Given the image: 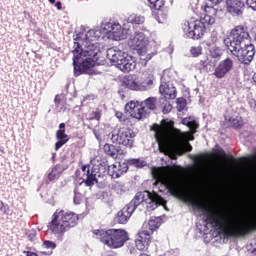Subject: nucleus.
<instances>
[{"label":"nucleus","mask_w":256,"mask_h":256,"mask_svg":"<svg viewBox=\"0 0 256 256\" xmlns=\"http://www.w3.org/2000/svg\"><path fill=\"white\" fill-rule=\"evenodd\" d=\"M150 129L154 131L160 153L176 159L177 155L181 156L193 151V146L189 142H183V133L175 128L173 120L163 119L160 124L155 123Z\"/></svg>","instance_id":"1"},{"label":"nucleus","mask_w":256,"mask_h":256,"mask_svg":"<svg viewBox=\"0 0 256 256\" xmlns=\"http://www.w3.org/2000/svg\"><path fill=\"white\" fill-rule=\"evenodd\" d=\"M155 0H148V2L150 3V5H153Z\"/></svg>","instance_id":"52"},{"label":"nucleus","mask_w":256,"mask_h":256,"mask_svg":"<svg viewBox=\"0 0 256 256\" xmlns=\"http://www.w3.org/2000/svg\"><path fill=\"white\" fill-rule=\"evenodd\" d=\"M97 41V32L95 30H88L85 35L84 48L79 42H74L73 53V67L75 77L83 75L85 71H89L91 67H95L99 58V45L93 43Z\"/></svg>","instance_id":"2"},{"label":"nucleus","mask_w":256,"mask_h":256,"mask_svg":"<svg viewBox=\"0 0 256 256\" xmlns=\"http://www.w3.org/2000/svg\"><path fill=\"white\" fill-rule=\"evenodd\" d=\"M125 110L129 113L130 117L133 119L141 120L146 117L147 111H145V107L139 106V102L130 101L126 104Z\"/></svg>","instance_id":"11"},{"label":"nucleus","mask_w":256,"mask_h":256,"mask_svg":"<svg viewBox=\"0 0 256 256\" xmlns=\"http://www.w3.org/2000/svg\"><path fill=\"white\" fill-rule=\"evenodd\" d=\"M248 105L251 109H253L254 111H256V100L251 98L248 100Z\"/></svg>","instance_id":"43"},{"label":"nucleus","mask_w":256,"mask_h":256,"mask_svg":"<svg viewBox=\"0 0 256 256\" xmlns=\"http://www.w3.org/2000/svg\"><path fill=\"white\" fill-rule=\"evenodd\" d=\"M133 213H135V210L127 204L117 213V223H119L120 225H125L129 221V219H131V215H133Z\"/></svg>","instance_id":"18"},{"label":"nucleus","mask_w":256,"mask_h":256,"mask_svg":"<svg viewBox=\"0 0 256 256\" xmlns=\"http://www.w3.org/2000/svg\"><path fill=\"white\" fill-rule=\"evenodd\" d=\"M56 139L60 141H69V136L65 133V123L59 124V130L56 132Z\"/></svg>","instance_id":"23"},{"label":"nucleus","mask_w":256,"mask_h":256,"mask_svg":"<svg viewBox=\"0 0 256 256\" xmlns=\"http://www.w3.org/2000/svg\"><path fill=\"white\" fill-rule=\"evenodd\" d=\"M34 256H39V254L36 253V254H34Z\"/></svg>","instance_id":"57"},{"label":"nucleus","mask_w":256,"mask_h":256,"mask_svg":"<svg viewBox=\"0 0 256 256\" xmlns=\"http://www.w3.org/2000/svg\"><path fill=\"white\" fill-rule=\"evenodd\" d=\"M221 55H223V50H221V48L214 46L210 49V56L213 59H220Z\"/></svg>","instance_id":"28"},{"label":"nucleus","mask_w":256,"mask_h":256,"mask_svg":"<svg viewBox=\"0 0 256 256\" xmlns=\"http://www.w3.org/2000/svg\"><path fill=\"white\" fill-rule=\"evenodd\" d=\"M79 225V214L73 211L56 210L52 215V220L48 223V231L54 235L63 237L67 231H71Z\"/></svg>","instance_id":"5"},{"label":"nucleus","mask_w":256,"mask_h":256,"mask_svg":"<svg viewBox=\"0 0 256 256\" xmlns=\"http://www.w3.org/2000/svg\"><path fill=\"white\" fill-rule=\"evenodd\" d=\"M245 10V3L241 0H226V11L233 17L243 15Z\"/></svg>","instance_id":"12"},{"label":"nucleus","mask_w":256,"mask_h":256,"mask_svg":"<svg viewBox=\"0 0 256 256\" xmlns=\"http://www.w3.org/2000/svg\"><path fill=\"white\" fill-rule=\"evenodd\" d=\"M135 137L136 134L133 129L127 126H122L112 132L111 141L112 143H117V145H123L124 147L131 149L133 143H135Z\"/></svg>","instance_id":"7"},{"label":"nucleus","mask_w":256,"mask_h":256,"mask_svg":"<svg viewBox=\"0 0 256 256\" xmlns=\"http://www.w3.org/2000/svg\"><path fill=\"white\" fill-rule=\"evenodd\" d=\"M191 121H192L191 117L184 118V119H182V125H186V127H188V125L190 124Z\"/></svg>","instance_id":"47"},{"label":"nucleus","mask_w":256,"mask_h":256,"mask_svg":"<svg viewBox=\"0 0 256 256\" xmlns=\"http://www.w3.org/2000/svg\"><path fill=\"white\" fill-rule=\"evenodd\" d=\"M54 103L56 107H59V105H61V98L59 97V95L55 96Z\"/></svg>","instance_id":"46"},{"label":"nucleus","mask_w":256,"mask_h":256,"mask_svg":"<svg viewBox=\"0 0 256 256\" xmlns=\"http://www.w3.org/2000/svg\"><path fill=\"white\" fill-rule=\"evenodd\" d=\"M90 121H101V111H93L89 117Z\"/></svg>","instance_id":"36"},{"label":"nucleus","mask_w":256,"mask_h":256,"mask_svg":"<svg viewBox=\"0 0 256 256\" xmlns=\"http://www.w3.org/2000/svg\"><path fill=\"white\" fill-rule=\"evenodd\" d=\"M152 7L153 9H155L156 11H161V9L163 7H165V0H155L153 3H152Z\"/></svg>","instance_id":"32"},{"label":"nucleus","mask_w":256,"mask_h":256,"mask_svg":"<svg viewBox=\"0 0 256 256\" xmlns=\"http://www.w3.org/2000/svg\"><path fill=\"white\" fill-rule=\"evenodd\" d=\"M115 117H117L118 121H120V122H125V121H127V116H126L125 114H123V112L117 111V112L115 113Z\"/></svg>","instance_id":"39"},{"label":"nucleus","mask_w":256,"mask_h":256,"mask_svg":"<svg viewBox=\"0 0 256 256\" xmlns=\"http://www.w3.org/2000/svg\"><path fill=\"white\" fill-rule=\"evenodd\" d=\"M159 93L163 95L166 100L175 99L177 97V90L170 88L167 83L161 84L159 87Z\"/></svg>","instance_id":"20"},{"label":"nucleus","mask_w":256,"mask_h":256,"mask_svg":"<svg viewBox=\"0 0 256 256\" xmlns=\"http://www.w3.org/2000/svg\"><path fill=\"white\" fill-rule=\"evenodd\" d=\"M151 245V233L147 230H141L135 238V247L138 251H147Z\"/></svg>","instance_id":"10"},{"label":"nucleus","mask_w":256,"mask_h":256,"mask_svg":"<svg viewBox=\"0 0 256 256\" xmlns=\"http://www.w3.org/2000/svg\"><path fill=\"white\" fill-rule=\"evenodd\" d=\"M176 103V109L179 113L185 111V107H187V100L185 98H177Z\"/></svg>","instance_id":"30"},{"label":"nucleus","mask_w":256,"mask_h":256,"mask_svg":"<svg viewBox=\"0 0 256 256\" xmlns=\"http://www.w3.org/2000/svg\"><path fill=\"white\" fill-rule=\"evenodd\" d=\"M113 189H115L116 191L125 192V185L122 184L121 182H115L114 185H113Z\"/></svg>","instance_id":"40"},{"label":"nucleus","mask_w":256,"mask_h":256,"mask_svg":"<svg viewBox=\"0 0 256 256\" xmlns=\"http://www.w3.org/2000/svg\"><path fill=\"white\" fill-rule=\"evenodd\" d=\"M146 195L148 197V205L147 208L150 209V211H155L159 207V205L166 206L167 201L163 199L159 194L156 192H149L146 191Z\"/></svg>","instance_id":"13"},{"label":"nucleus","mask_w":256,"mask_h":256,"mask_svg":"<svg viewBox=\"0 0 256 256\" xmlns=\"http://www.w3.org/2000/svg\"><path fill=\"white\" fill-rule=\"evenodd\" d=\"M202 51H203V48H201V46H197V47L194 46L190 49V53H191L192 57H199V55H201Z\"/></svg>","instance_id":"34"},{"label":"nucleus","mask_w":256,"mask_h":256,"mask_svg":"<svg viewBox=\"0 0 256 256\" xmlns=\"http://www.w3.org/2000/svg\"><path fill=\"white\" fill-rule=\"evenodd\" d=\"M200 19L184 20L181 29L188 39H201L207 31L206 25H214L215 17L219 19L222 11L207 4L201 6Z\"/></svg>","instance_id":"4"},{"label":"nucleus","mask_w":256,"mask_h":256,"mask_svg":"<svg viewBox=\"0 0 256 256\" xmlns=\"http://www.w3.org/2000/svg\"><path fill=\"white\" fill-rule=\"evenodd\" d=\"M119 29H121V25L113 24L110 31H111V33H117V31H119Z\"/></svg>","instance_id":"45"},{"label":"nucleus","mask_w":256,"mask_h":256,"mask_svg":"<svg viewBox=\"0 0 256 256\" xmlns=\"http://www.w3.org/2000/svg\"><path fill=\"white\" fill-rule=\"evenodd\" d=\"M246 4L252 9L256 11V0H246Z\"/></svg>","instance_id":"42"},{"label":"nucleus","mask_w":256,"mask_h":256,"mask_svg":"<svg viewBox=\"0 0 256 256\" xmlns=\"http://www.w3.org/2000/svg\"><path fill=\"white\" fill-rule=\"evenodd\" d=\"M155 0H148V2L150 3V5H153Z\"/></svg>","instance_id":"53"},{"label":"nucleus","mask_w":256,"mask_h":256,"mask_svg":"<svg viewBox=\"0 0 256 256\" xmlns=\"http://www.w3.org/2000/svg\"><path fill=\"white\" fill-rule=\"evenodd\" d=\"M148 227L150 231H157V229L161 227V218L159 217L151 218L148 222Z\"/></svg>","instance_id":"25"},{"label":"nucleus","mask_w":256,"mask_h":256,"mask_svg":"<svg viewBox=\"0 0 256 256\" xmlns=\"http://www.w3.org/2000/svg\"><path fill=\"white\" fill-rule=\"evenodd\" d=\"M255 251H256V249H254V250L252 251V253H255Z\"/></svg>","instance_id":"56"},{"label":"nucleus","mask_w":256,"mask_h":256,"mask_svg":"<svg viewBox=\"0 0 256 256\" xmlns=\"http://www.w3.org/2000/svg\"><path fill=\"white\" fill-rule=\"evenodd\" d=\"M214 5H219L220 3H223L224 0H209Z\"/></svg>","instance_id":"48"},{"label":"nucleus","mask_w":256,"mask_h":256,"mask_svg":"<svg viewBox=\"0 0 256 256\" xmlns=\"http://www.w3.org/2000/svg\"><path fill=\"white\" fill-rule=\"evenodd\" d=\"M126 55H129L127 52H123L121 50H115L114 48H109L107 50V57L111 61V63H116L117 67H119V63L125 61Z\"/></svg>","instance_id":"17"},{"label":"nucleus","mask_w":256,"mask_h":256,"mask_svg":"<svg viewBox=\"0 0 256 256\" xmlns=\"http://www.w3.org/2000/svg\"><path fill=\"white\" fill-rule=\"evenodd\" d=\"M191 133H197V129H199V124L195 120H191L190 124L188 125Z\"/></svg>","instance_id":"37"},{"label":"nucleus","mask_w":256,"mask_h":256,"mask_svg":"<svg viewBox=\"0 0 256 256\" xmlns=\"http://www.w3.org/2000/svg\"><path fill=\"white\" fill-rule=\"evenodd\" d=\"M145 201V194L143 192L137 193L134 198L127 204L128 207L132 208L134 211L139 207L140 203Z\"/></svg>","instance_id":"21"},{"label":"nucleus","mask_w":256,"mask_h":256,"mask_svg":"<svg viewBox=\"0 0 256 256\" xmlns=\"http://www.w3.org/2000/svg\"><path fill=\"white\" fill-rule=\"evenodd\" d=\"M26 256H35V252H31V251H24Z\"/></svg>","instance_id":"50"},{"label":"nucleus","mask_w":256,"mask_h":256,"mask_svg":"<svg viewBox=\"0 0 256 256\" xmlns=\"http://www.w3.org/2000/svg\"><path fill=\"white\" fill-rule=\"evenodd\" d=\"M49 1V3H55V0H48Z\"/></svg>","instance_id":"55"},{"label":"nucleus","mask_w":256,"mask_h":256,"mask_svg":"<svg viewBox=\"0 0 256 256\" xmlns=\"http://www.w3.org/2000/svg\"><path fill=\"white\" fill-rule=\"evenodd\" d=\"M143 75L144 80L142 82H137V80H134L133 78H125V86L131 91H149V88L153 87L155 74H153V71L146 70Z\"/></svg>","instance_id":"9"},{"label":"nucleus","mask_w":256,"mask_h":256,"mask_svg":"<svg viewBox=\"0 0 256 256\" xmlns=\"http://www.w3.org/2000/svg\"><path fill=\"white\" fill-rule=\"evenodd\" d=\"M73 201L75 205H81V202L83 201V194L79 192V188L74 189V198Z\"/></svg>","instance_id":"31"},{"label":"nucleus","mask_w":256,"mask_h":256,"mask_svg":"<svg viewBox=\"0 0 256 256\" xmlns=\"http://www.w3.org/2000/svg\"><path fill=\"white\" fill-rule=\"evenodd\" d=\"M44 249H55L57 244L51 240H46L43 242Z\"/></svg>","instance_id":"35"},{"label":"nucleus","mask_w":256,"mask_h":256,"mask_svg":"<svg viewBox=\"0 0 256 256\" xmlns=\"http://www.w3.org/2000/svg\"><path fill=\"white\" fill-rule=\"evenodd\" d=\"M144 105L146 108L150 109V111H155V109H157V99L153 97L147 98L144 101Z\"/></svg>","instance_id":"27"},{"label":"nucleus","mask_w":256,"mask_h":256,"mask_svg":"<svg viewBox=\"0 0 256 256\" xmlns=\"http://www.w3.org/2000/svg\"><path fill=\"white\" fill-rule=\"evenodd\" d=\"M231 69H233V60H231V58H226L216 67L214 75L217 77V79H223V77H225V75H227Z\"/></svg>","instance_id":"14"},{"label":"nucleus","mask_w":256,"mask_h":256,"mask_svg":"<svg viewBox=\"0 0 256 256\" xmlns=\"http://www.w3.org/2000/svg\"><path fill=\"white\" fill-rule=\"evenodd\" d=\"M128 23H132V25H143V23H145V16L139 14H131L128 17Z\"/></svg>","instance_id":"22"},{"label":"nucleus","mask_w":256,"mask_h":256,"mask_svg":"<svg viewBox=\"0 0 256 256\" xmlns=\"http://www.w3.org/2000/svg\"><path fill=\"white\" fill-rule=\"evenodd\" d=\"M129 45L138 51L140 61H144L145 64L155 57V53H149L147 51V47L145 46V34L141 32L135 33L134 37L129 41Z\"/></svg>","instance_id":"8"},{"label":"nucleus","mask_w":256,"mask_h":256,"mask_svg":"<svg viewBox=\"0 0 256 256\" xmlns=\"http://www.w3.org/2000/svg\"><path fill=\"white\" fill-rule=\"evenodd\" d=\"M82 181L85 183L86 187H93L95 181H97V174L95 170L89 165L82 166Z\"/></svg>","instance_id":"15"},{"label":"nucleus","mask_w":256,"mask_h":256,"mask_svg":"<svg viewBox=\"0 0 256 256\" xmlns=\"http://www.w3.org/2000/svg\"><path fill=\"white\" fill-rule=\"evenodd\" d=\"M205 159V154H201L198 156V161H203Z\"/></svg>","instance_id":"51"},{"label":"nucleus","mask_w":256,"mask_h":256,"mask_svg":"<svg viewBox=\"0 0 256 256\" xmlns=\"http://www.w3.org/2000/svg\"><path fill=\"white\" fill-rule=\"evenodd\" d=\"M139 256H149V255L146 253H141Z\"/></svg>","instance_id":"54"},{"label":"nucleus","mask_w":256,"mask_h":256,"mask_svg":"<svg viewBox=\"0 0 256 256\" xmlns=\"http://www.w3.org/2000/svg\"><path fill=\"white\" fill-rule=\"evenodd\" d=\"M227 49L237 57L243 65H249L255 57V45L251 43V35L247 26L234 27L228 39L225 40Z\"/></svg>","instance_id":"3"},{"label":"nucleus","mask_w":256,"mask_h":256,"mask_svg":"<svg viewBox=\"0 0 256 256\" xmlns=\"http://www.w3.org/2000/svg\"><path fill=\"white\" fill-rule=\"evenodd\" d=\"M103 150L106 155H109L110 157H116L117 152L115 151V147L111 144H105L103 147Z\"/></svg>","instance_id":"29"},{"label":"nucleus","mask_w":256,"mask_h":256,"mask_svg":"<svg viewBox=\"0 0 256 256\" xmlns=\"http://www.w3.org/2000/svg\"><path fill=\"white\" fill-rule=\"evenodd\" d=\"M65 143H67V141H65V140H58L55 143V151H59V149H61L62 146L65 145Z\"/></svg>","instance_id":"41"},{"label":"nucleus","mask_w":256,"mask_h":256,"mask_svg":"<svg viewBox=\"0 0 256 256\" xmlns=\"http://www.w3.org/2000/svg\"><path fill=\"white\" fill-rule=\"evenodd\" d=\"M216 157L218 159H226V161H229L230 163H237V159L233 157V155H228L225 153V150L222 148L216 150Z\"/></svg>","instance_id":"24"},{"label":"nucleus","mask_w":256,"mask_h":256,"mask_svg":"<svg viewBox=\"0 0 256 256\" xmlns=\"http://www.w3.org/2000/svg\"><path fill=\"white\" fill-rule=\"evenodd\" d=\"M27 238L30 240V241H35V239L37 238V231L35 230H29L27 232Z\"/></svg>","instance_id":"38"},{"label":"nucleus","mask_w":256,"mask_h":256,"mask_svg":"<svg viewBox=\"0 0 256 256\" xmlns=\"http://www.w3.org/2000/svg\"><path fill=\"white\" fill-rule=\"evenodd\" d=\"M127 171H129L127 163H118L108 166V175H110L112 179H119V177L124 173H127Z\"/></svg>","instance_id":"16"},{"label":"nucleus","mask_w":256,"mask_h":256,"mask_svg":"<svg viewBox=\"0 0 256 256\" xmlns=\"http://www.w3.org/2000/svg\"><path fill=\"white\" fill-rule=\"evenodd\" d=\"M94 239L102 242L109 249H121L129 239V233L124 229H96L92 231Z\"/></svg>","instance_id":"6"},{"label":"nucleus","mask_w":256,"mask_h":256,"mask_svg":"<svg viewBox=\"0 0 256 256\" xmlns=\"http://www.w3.org/2000/svg\"><path fill=\"white\" fill-rule=\"evenodd\" d=\"M56 7L59 11H61L63 9V5L61 4V2H56Z\"/></svg>","instance_id":"49"},{"label":"nucleus","mask_w":256,"mask_h":256,"mask_svg":"<svg viewBox=\"0 0 256 256\" xmlns=\"http://www.w3.org/2000/svg\"><path fill=\"white\" fill-rule=\"evenodd\" d=\"M173 109V106L171 104H166L164 107H163V113L164 114H167V113H171V110Z\"/></svg>","instance_id":"44"},{"label":"nucleus","mask_w":256,"mask_h":256,"mask_svg":"<svg viewBox=\"0 0 256 256\" xmlns=\"http://www.w3.org/2000/svg\"><path fill=\"white\" fill-rule=\"evenodd\" d=\"M55 179H59V171L57 168H52V170L48 174L49 181H55Z\"/></svg>","instance_id":"33"},{"label":"nucleus","mask_w":256,"mask_h":256,"mask_svg":"<svg viewBox=\"0 0 256 256\" xmlns=\"http://www.w3.org/2000/svg\"><path fill=\"white\" fill-rule=\"evenodd\" d=\"M229 122L234 129H241V127H243V117H241V116H236L235 118H230Z\"/></svg>","instance_id":"26"},{"label":"nucleus","mask_w":256,"mask_h":256,"mask_svg":"<svg viewBox=\"0 0 256 256\" xmlns=\"http://www.w3.org/2000/svg\"><path fill=\"white\" fill-rule=\"evenodd\" d=\"M137 67L135 58L131 55H126L125 59L119 63L118 69L123 73H131Z\"/></svg>","instance_id":"19"}]
</instances>
